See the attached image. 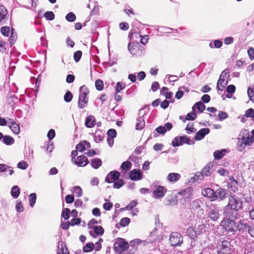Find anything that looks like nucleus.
Listing matches in <instances>:
<instances>
[{
  "label": "nucleus",
  "mask_w": 254,
  "mask_h": 254,
  "mask_svg": "<svg viewBox=\"0 0 254 254\" xmlns=\"http://www.w3.org/2000/svg\"><path fill=\"white\" fill-rule=\"evenodd\" d=\"M243 204V201L237 196L230 195L228 197V204L224 209V215L232 219H238L239 210L241 208Z\"/></svg>",
  "instance_id": "1"
},
{
  "label": "nucleus",
  "mask_w": 254,
  "mask_h": 254,
  "mask_svg": "<svg viewBox=\"0 0 254 254\" xmlns=\"http://www.w3.org/2000/svg\"><path fill=\"white\" fill-rule=\"evenodd\" d=\"M231 219L225 217L221 222V225L229 233L234 234L237 231L236 222Z\"/></svg>",
  "instance_id": "2"
},
{
  "label": "nucleus",
  "mask_w": 254,
  "mask_h": 254,
  "mask_svg": "<svg viewBox=\"0 0 254 254\" xmlns=\"http://www.w3.org/2000/svg\"><path fill=\"white\" fill-rule=\"evenodd\" d=\"M80 94L78 106L80 109L84 108L88 102L87 95L89 93V89L86 86L83 85L79 89Z\"/></svg>",
  "instance_id": "3"
},
{
  "label": "nucleus",
  "mask_w": 254,
  "mask_h": 254,
  "mask_svg": "<svg viewBox=\"0 0 254 254\" xmlns=\"http://www.w3.org/2000/svg\"><path fill=\"white\" fill-rule=\"evenodd\" d=\"M218 254H229L232 252V245L229 240H223L217 247Z\"/></svg>",
  "instance_id": "4"
},
{
  "label": "nucleus",
  "mask_w": 254,
  "mask_h": 254,
  "mask_svg": "<svg viewBox=\"0 0 254 254\" xmlns=\"http://www.w3.org/2000/svg\"><path fill=\"white\" fill-rule=\"evenodd\" d=\"M129 245L124 239L117 238L115 239L114 246V250L116 253L121 254L123 251L127 249Z\"/></svg>",
  "instance_id": "5"
},
{
  "label": "nucleus",
  "mask_w": 254,
  "mask_h": 254,
  "mask_svg": "<svg viewBox=\"0 0 254 254\" xmlns=\"http://www.w3.org/2000/svg\"><path fill=\"white\" fill-rule=\"evenodd\" d=\"M169 241L172 246H179L183 242V236L178 232H172L170 236Z\"/></svg>",
  "instance_id": "6"
},
{
  "label": "nucleus",
  "mask_w": 254,
  "mask_h": 254,
  "mask_svg": "<svg viewBox=\"0 0 254 254\" xmlns=\"http://www.w3.org/2000/svg\"><path fill=\"white\" fill-rule=\"evenodd\" d=\"M207 213L208 218L212 221H216L220 217L219 208L216 205H211L209 209L207 210Z\"/></svg>",
  "instance_id": "7"
},
{
  "label": "nucleus",
  "mask_w": 254,
  "mask_h": 254,
  "mask_svg": "<svg viewBox=\"0 0 254 254\" xmlns=\"http://www.w3.org/2000/svg\"><path fill=\"white\" fill-rule=\"evenodd\" d=\"M173 126L172 124L167 123L165 124L164 126H159L157 127L155 131L153 132V135L154 137L158 136L157 133L161 134H164L167 131H169L172 129Z\"/></svg>",
  "instance_id": "8"
},
{
  "label": "nucleus",
  "mask_w": 254,
  "mask_h": 254,
  "mask_svg": "<svg viewBox=\"0 0 254 254\" xmlns=\"http://www.w3.org/2000/svg\"><path fill=\"white\" fill-rule=\"evenodd\" d=\"M240 136H242L240 138L245 145H250L254 141V137L253 136H250L247 130L242 131Z\"/></svg>",
  "instance_id": "9"
},
{
  "label": "nucleus",
  "mask_w": 254,
  "mask_h": 254,
  "mask_svg": "<svg viewBox=\"0 0 254 254\" xmlns=\"http://www.w3.org/2000/svg\"><path fill=\"white\" fill-rule=\"evenodd\" d=\"M167 190L163 186H157L153 191L152 197L155 199H160L164 197Z\"/></svg>",
  "instance_id": "10"
},
{
  "label": "nucleus",
  "mask_w": 254,
  "mask_h": 254,
  "mask_svg": "<svg viewBox=\"0 0 254 254\" xmlns=\"http://www.w3.org/2000/svg\"><path fill=\"white\" fill-rule=\"evenodd\" d=\"M193 189L191 187H188L186 189L181 190L178 194L182 195L185 201L189 200L192 197Z\"/></svg>",
  "instance_id": "11"
},
{
  "label": "nucleus",
  "mask_w": 254,
  "mask_h": 254,
  "mask_svg": "<svg viewBox=\"0 0 254 254\" xmlns=\"http://www.w3.org/2000/svg\"><path fill=\"white\" fill-rule=\"evenodd\" d=\"M202 193L204 196L210 199L211 201H214L217 199V196L215 195L216 192L210 188L204 189Z\"/></svg>",
  "instance_id": "12"
},
{
  "label": "nucleus",
  "mask_w": 254,
  "mask_h": 254,
  "mask_svg": "<svg viewBox=\"0 0 254 254\" xmlns=\"http://www.w3.org/2000/svg\"><path fill=\"white\" fill-rule=\"evenodd\" d=\"M8 126L14 133L16 134L19 133V126L13 119L8 118Z\"/></svg>",
  "instance_id": "13"
},
{
  "label": "nucleus",
  "mask_w": 254,
  "mask_h": 254,
  "mask_svg": "<svg viewBox=\"0 0 254 254\" xmlns=\"http://www.w3.org/2000/svg\"><path fill=\"white\" fill-rule=\"evenodd\" d=\"M120 174V173L118 171H111L106 176L105 181L108 183H112L114 181L119 179Z\"/></svg>",
  "instance_id": "14"
},
{
  "label": "nucleus",
  "mask_w": 254,
  "mask_h": 254,
  "mask_svg": "<svg viewBox=\"0 0 254 254\" xmlns=\"http://www.w3.org/2000/svg\"><path fill=\"white\" fill-rule=\"evenodd\" d=\"M209 132L210 129L208 128H201L196 132L194 138L196 140H200L203 139L206 134H208Z\"/></svg>",
  "instance_id": "15"
},
{
  "label": "nucleus",
  "mask_w": 254,
  "mask_h": 254,
  "mask_svg": "<svg viewBox=\"0 0 254 254\" xmlns=\"http://www.w3.org/2000/svg\"><path fill=\"white\" fill-rule=\"evenodd\" d=\"M237 230L239 231H244L245 230H249L252 227L250 226L248 223L245 222L244 220H240L236 223Z\"/></svg>",
  "instance_id": "16"
},
{
  "label": "nucleus",
  "mask_w": 254,
  "mask_h": 254,
  "mask_svg": "<svg viewBox=\"0 0 254 254\" xmlns=\"http://www.w3.org/2000/svg\"><path fill=\"white\" fill-rule=\"evenodd\" d=\"M87 163V158L83 155L78 156L76 160L74 161V164L79 167H84Z\"/></svg>",
  "instance_id": "17"
},
{
  "label": "nucleus",
  "mask_w": 254,
  "mask_h": 254,
  "mask_svg": "<svg viewBox=\"0 0 254 254\" xmlns=\"http://www.w3.org/2000/svg\"><path fill=\"white\" fill-rule=\"evenodd\" d=\"M129 178L131 180H139L142 178V174L139 170L134 169L130 172Z\"/></svg>",
  "instance_id": "18"
},
{
  "label": "nucleus",
  "mask_w": 254,
  "mask_h": 254,
  "mask_svg": "<svg viewBox=\"0 0 254 254\" xmlns=\"http://www.w3.org/2000/svg\"><path fill=\"white\" fill-rule=\"evenodd\" d=\"M57 254H69V252L65 244L62 241H59L58 244Z\"/></svg>",
  "instance_id": "19"
},
{
  "label": "nucleus",
  "mask_w": 254,
  "mask_h": 254,
  "mask_svg": "<svg viewBox=\"0 0 254 254\" xmlns=\"http://www.w3.org/2000/svg\"><path fill=\"white\" fill-rule=\"evenodd\" d=\"M181 175L176 173H171L168 174L167 180L170 183H176L181 179Z\"/></svg>",
  "instance_id": "20"
},
{
  "label": "nucleus",
  "mask_w": 254,
  "mask_h": 254,
  "mask_svg": "<svg viewBox=\"0 0 254 254\" xmlns=\"http://www.w3.org/2000/svg\"><path fill=\"white\" fill-rule=\"evenodd\" d=\"M216 195L217 196V199L219 198L220 200H223L226 197L227 190H226L220 188L217 190L215 191Z\"/></svg>",
  "instance_id": "21"
},
{
  "label": "nucleus",
  "mask_w": 254,
  "mask_h": 254,
  "mask_svg": "<svg viewBox=\"0 0 254 254\" xmlns=\"http://www.w3.org/2000/svg\"><path fill=\"white\" fill-rule=\"evenodd\" d=\"M93 134L94 135V140L96 142L102 141L104 137V132L100 129L96 130Z\"/></svg>",
  "instance_id": "22"
},
{
  "label": "nucleus",
  "mask_w": 254,
  "mask_h": 254,
  "mask_svg": "<svg viewBox=\"0 0 254 254\" xmlns=\"http://www.w3.org/2000/svg\"><path fill=\"white\" fill-rule=\"evenodd\" d=\"M212 166L211 163H209L207 164L202 170L201 172H198V174H201V175L203 177H208L211 175V172L210 170V167Z\"/></svg>",
  "instance_id": "23"
},
{
  "label": "nucleus",
  "mask_w": 254,
  "mask_h": 254,
  "mask_svg": "<svg viewBox=\"0 0 254 254\" xmlns=\"http://www.w3.org/2000/svg\"><path fill=\"white\" fill-rule=\"evenodd\" d=\"M95 122V118L92 116H89L86 118L85 125L86 127L91 128L94 126Z\"/></svg>",
  "instance_id": "24"
},
{
  "label": "nucleus",
  "mask_w": 254,
  "mask_h": 254,
  "mask_svg": "<svg viewBox=\"0 0 254 254\" xmlns=\"http://www.w3.org/2000/svg\"><path fill=\"white\" fill-rule=\"evenodd\" d=\"M145 126V121L143 117H140L136 120V129L141 130Z\"/></svg>",
  "instance_id": "25"
},
{
  "label": "nucleus",
  "mask_w": 254,
  "mask_h": 254,
  "mask_svg": "<svg viewBox=\"0 0 254 254\" xmlns=\"http://www.w3.org/2000/svg\"><path fill=\"white\" fill-rule=\"evenodd\" d=\"M8 17L7 11L2 5H0V21L5 20Z\"/></svg>",
  "instance_id": "26"
},
{
  "label": "nucleus",
  "mask_w": 254,
  "mask_h": 254,
  "mask_svg": "<svg viewBox=\"0 0 254 254\" xmlns=\"http://www.w3.org/2000/svg\"><path fill=\"white\" fill-rule=\"evenodd\" d=\"M227 81L226 79L219 78L217 82V89L218 90L222 91L225 88V86L227 84Z\"/></svg>",
  "instance_id": "27"
},
{
  "label": "nucleus",
  "mask_w": 254,
  "mask_h": 254,
  "mask_svg": "<svg viewBox=\"0 0 254 254\" xmlns=\"http://www.w3.org/2000/svg\"><path fill=\"white\" fill-rule=\"evenodd\" d=\"M10 193L14 198H17L20 194L19 187L17 186H14L11 190Z\"/></svg>",
  "instance_id": "28"
},
{
  "label": "nucleus",
  "mask_w": 254,
  "mask_h": 254,
  "mask_svg": "<svg viewBox=\"0 0 254 254\" xmlns=\"http://www.w3.org/2000/svg\"><path fill=\"white\" fill-rule=\"evenodd\" d=\"M131 168V163L128 161L122 163L121 166V169L123 172H127Z\"/></svg>",
  "instance_id": "29"
},
{
  "label": "nucleus",
  "mask_w": 254,
  "mask_h": 254,
  "mask_svg": "<svg viewBox=\"0 0 254 254\" xmlns=\"http://www.w3.org/2000/svg\"><path fill=\"white\" fill-rule=\"evenodd\" d=\"M182 138L180 136L175 137L172 141V145L173 147H177L182 144Z\"/></svg>",
  "instance_id": "30"
},
{
  "label": "nucleus",
  "mask_w": 254,
  "mask_h": 254,
  "mask_svg": "<svg viewBox=\"0 0 254 254\" xmlns=\"http://www.w3.org/2000/svg\"><path fill=\"white\" fill-rule=\"evenodd\" d=\"M102 165V161L99 158H94L91 160V166L94 169H98Z\"/></svg>",
  "instance_id": "31"
},
{
  "label": "nucleus",
  "mask_w": 254,
  "mask_h": 254,
  "mask_svg": "<svg viewBox=\"0 0 254 254\" xmlns=\"http://www.w3.org/2000/svg\"><path fill=\"white\" fill-rule=\"evenodd\" d=\"M2 139L3 142L6 145H11L14 142L13 138L9 135H3Z\"/></svg>",
  "instance_id": "32"
},
{
  "label": "nucleus",
  "mask_w": 254,
  "mask_h": 254,
  "mask_svg": "<svg viewBox=\"0 0 254 254\" xmlns=\"http://www.w3.org/2000/svg\"><path fill=\"white\" fill-rule=\"evenodd\" d=\"M195 107H196L197 110L200 112H202L205 109V106L201 102H198L194 105L192 107L193 111H194Z\"/></svg>",
  "instance_id": "33"
},
{
  "label": "nucleus",
  "mask_w": 254,
  "mask_h": 254,
  "mask_svg": "<svg viewBox=\"0 0 254 254\" xmlns=\"http://www.w3.org/2000/svg\"><path fill=\"white\" fill-rule=\"evenodd\" d=\"M226 151L225 149H223L221 151H215L213 153L214 157L215 159H220L224 156V153Z\"/></svg>",
  "instance_id": "34"
},
{
  "label": "nucleus",
  "mask_w": 254,
  "mask_h": 254,
  "mask_svg": "<svg viewBox=\"0 0 254 254\" xmlns=\"http://www.w3.org/2000/svg\"><path fill=\"white\" fill-rule=\"evenodd\" d=\"M222 45V42L219 40H215L213 42L209 43V47L211 48H219Z\"/></svg>",
  "instance_id": "35"
},
{
  "label": "nucleus",
  "mask_w": 254,
  "mask_h": 254,
  "mask_svg": "<svg viewBox=\"0 0 254 254\" xmlns=\"http://www.w3.org/2000/svg\"><path fill=\"white\" fill-rule=\"evenodd\" d=\"M168 89L167 87H163L160 93L162 95H164L167 99H171L172 98V93L168 91Z\"/></svg>",
  "instance_id": "36"
},
{
  "label": "nucleus",
  "mask_w": 254,
  "mask_h": 254,
  "mask_svg": "<svg viewBox=\"0 0 254 254\" xmlns=\"http://www.w3.org/2000/svg\"><path fill=\"white\" fill-rule=\"evenodd\" d=\"M72 190L77 197H80L82 194V189L79 186H75L73 187Z\"/></svg>",
  "instance_id": "37"
},
{
  "label": "nucleus",
  "mask_w": 254,
  "mask_h": 254,
  "mask_svg": "<svg viewBox=\"0 0 254 254\" xmlns=\"http://www.w3.org/2000/svg\"><path fill=\"white\" fill-rule=\"evenodd\" d=\"M93 231L97 235L101 236L103 234L104 232V229L100 226H95L93 227Z\"/></svg>",
  "instance_id": "38"
},
{
  "label": "nucleus",
  "mask_w": 254,
  "mask_h": 254,
  "mask_svg": "<svg viewBox=\"0 0 254 254\" xmlns=\"http://www.w3.org/2000/svg\"><path fill=\"white\" fill-rule=\"evenodd\" d=\"M94 245L92 243H87L83 248V251L85 253L91 252L94 249Z\"/></svg>",
  "instance_id": "39"
},
{
  "label": "nucleus",
  "mask_w": 254,
  "mask_h": 254,
  "mask_svg": "<svg viewBox=\"0 0 254 254\" xmlns=\"http://www.w3.org/2000/svg\"><path fill=\"white\" fill-rule=\"evenodd\" d=\"M202 202L201 200L199 199H196L192 201V208L195 210L198 209L200 208L201 205L202 204Z\"/></svg>",
  "instance_id": "40"
},
{
  "label": "nucleus",
  "mask_w": 254,
  "mask_h": 254,
  "mask_svg": "<svg viewBox=\"0 0 254 254\" xmlns=\"http://www.w3.org/2000/svg\"><path fill=\"white\" fill-rule=\"evenodd\" d=\"M36 194L35 193H32L29 195V204L30 206L33 207L36 200Z\"/></svg>",
  "instance_id": "41"
},
{
  "label": "nucleus",
  "mask_w": 254,
  "mask_h": 254,
  "mask_svg": "<svg viewBox=\"0 0 254 254\" xmlns=\"http://www.w3.org/2000/svg\"><path fill=\"white\" fill-rule=\"evenodd\" d=\"M186 129L188 133L194 132L196 131V129L193 127V124L192 123H189L187 125Z\"/></svg>",
  "instance_id": "42"
},
{
  "label": "nucleus",
  "mask_w": 254,
  "mask_h": 254,
  "mask_svg": "<svg viewBox=\"0 0 254 254\" xmlns=\"http://www.w3.org/2000/svg\"><path fill=\"white\" fill-rule=\"evenodd\" d=\"M141 243H143V245H145L146 242H145V241H141L140 239H134V240L130 241V245L131 247H132L133 248H134L136 247V245H138V244H139Z\"/></svg>",
  "instance_id": "43"
},
{
  "label": "nucleus",
  "mask_w": 254,
  "mask_h": 254,
  "mask_svg": "<svg viewBox=\"0 0 254 254\" xmlns=\"http://www.w3.org/2000/svg\"><path fill=\"white\" fill-rule=\"evenodd\" d=\"M66 20L69 22H73L75 20L76 16L73 12H69L65 16Z\"/></svg>",
  "instance_id": "44"
},
{
  "label": "nucleus",
  "mask_w": 254,
  "mask_h": 254,
  "mask_svg": "<svg viewBox=\"0 0 254 254\" xmlns=\"http://www.w3.org/2000/svg\"><path fill=\"white\" fill-rule=\"evenodd\" d=\"M16 210L17 212H21L24 210V207L22 205V202L20 200H17L16 201V206H15Z\"/></svg>",
  "instance_id": "45"
},
{
  "label": "nucleus",
  "mask_w": 254,
  "mask_h": 254,
  "mask_svg": "<svg viewBox=\"0 0 254 254\" xmlns=\"http://www.w3.org/2000/svg\"><path fill=\"white\" fill-rule=\"evenodd\" d=\"M186 233L191 239H194L196 235V233L192 227L189 228L187 230Z\"/></svg>",
  "instance_id": "46"
},
{
  "label": "nucleus",
  "mask_w": 254,
  "mask_h": 254,
  "mask_svg": "<svg viewBox=\"0 0 254 254\" xmlns=\"http://www.w3.org/2000/svg\"><path fill=\"white\" fill-rule=\"evenodd\" d=\"M229 70L228 68H226L222 72L219 78H222L226 80L229 78Z\"/></svg>",
  "instance_id": "47"
},
{
  "label": "nucleus",
  "mask_w": 254,
  "mask_h": 254,
  "mask_svg": "<svg viewBox=\"0 0 254 254\" xmlns=\"http://www.w3.org/2000/svg\"><path fill=\"white\" fill-rule=\"evenodd\" d=\"M44 15L46 19L49 20H52L55 18V15L52 11H47Z\"/></svg>",
  "instance_id": "48"
},
{
  "label": "nucleus",
  "mask_w": 254,
  "mask_h": 254,
  "mask_svg": "<svg viewBox=\"0 0 254 254\" xmlns=\"http://www.w3.org/2000/svg\"><path fill=\"white\" fill-rule=\"evenodd\" d=\"M247 93H248V95L250 100L252 102H254V89H251V87H249L248 88Z\"/></svg>",
  "instance_id": "49"
},
{
  "label": "nucleus",
  "mask_w": 254,
  "mask_h": 254,
  "mask_svg": "<svg viewBox=\"0 0 254 254\" xmlns=\"http://www.w3.org/2000/svg\"><path fill=\"white\" fill-rule=\"evenodd\" d=\"M124 184V181L122 179H118L117 181L115 182L113 184V187L115 189H119L122 187Z\"/></svg>",
  "instance_id": "50"
},
{
  "label": "nucleus",
  "mask_w": 254,
  "mask_h": 254,
  "mask_svg": "<svg viewBox=\"0 0 254 254\" xmlns=\"http://www.w3.org/2000/svg\"><path fill=\"white\" fill-rule=\"evenodd\" d=\"M247 145H245L244 143L242 141L240 137L238 138V141L237 143V148L238 149L242 151Z\"/></svg>",
  "instance_id": "51"
},
{
  "label": "nucleus",
  "mask_w": 254,
  "mask_h": 254,
  "mask_svg": "<svg viewBox=\"0 0 254 254\" xmlns=\"http://www.w3.org/2000/svg\"><path fill=\"white\" fill-rule=\"evenodd\" d=\"M28 163L24 161H20L17 164V167L18 168L22 169V170L26 169L28 168Z\"/></svg>",
  "instance_id": "52"
},
{
  "label": "nucleus",
  "mask_w": 254,
  "mask_h": 254,
  "mask_svg": "<svg viewBox=\"0 0 254 254\" xmlns=\"http://www.w3.org/2000/svg\"><path fill=\"white\" fill-rule=\"evenodd\" d=\"M95 86L98 90H102L104 87L103 82L100 79L97 80L95 82Z\"/></svg>",
  "instance_id": "53"
},
{
  "label": "nucleus",
  "mask_w": 254,
  "mask_h": 254,
  "mask_svg": "<svg viewBox=\"0 0 254 254\" xmlns=\"http://www.w3.org/2000/svg\"><path fill=\"white\" fill-rule=\"evenodd\" d=\"M218 117L219 118V120L220 121H223L224 120L227 119L228 117V115L227 113L222 112V111H219Z\"/></svg>",
  "instance_id": "54"
},
{
  "label": "nucleus",
  "mask_w": 254,
  "mask_h": 254,
  "mask_svg": "<svg viewBox=\"0 0 254 254\" xmlns=\"http://www.w3.org/2000/svg\"><path fill=\"white\" fill-rule=\"evenodd\" d=\"M130 222V219L127 217H124L122 218L120 222V224L122 227H125L127 226Z\"/></svg>",
  "instance_id": "55"
},
{
  "label": "nucleus",
  "mask_w": 254,
  "mask_h": 254,
  "mask_svg": "<svg viewBox=\"0 0 254 254\" xmlns=\"http://www.w3.org/2000/svg\"><path fill=\"white\" fill-rule=\"evenodd\" d=\"M10 31V28L9 27L3 26L1 28L0 32L2 34L5 36H8Z\"/></svg>",
  "instance_id": "56"
},
{
  "label": "nucleus",
  "mask_w": 254,
  "mask_h": 254,
  "mask_svg": "<svg viewBox=\"0 0 254 254\" xmlns=\"http://www.w3.org/2000/svg\"><path fill=\"white\" fill-rule=\"evenodd\" d=\"M196 115L194 112H190L188 113L186 116V120L189 121H193L195 119Z\"/></svg>",
  "instance_id": "57"
},
{
  "label": "nucleus",
  "mask_w": 254,
  "mask_h": 254,
  "mask_svg": "<svg viewBox=\"0 0 254 254\" xmlns=\"http://www.w3.org/2000/svg\"><path fill=\"white\" fill-rule=\"evenodd\" d=\"M72 95L70 91H67L64 95V100L66 102H69L72 99Z\"/></svg>",
  "instance_id": "58"
},
{
  "label": "nucleus",
  "mask_w": 254,
  "mask_h": 254,
  "mask_svg": "<svg viewBox=\"0 0 254 254\" xmlns=\"http://www.w3.org/2000/svg\"><path fill=\"white\" fill-rule=\"evenodd\" d=\"M16 38H17L16 33H14L13 32V30L12 29L10 38H9L10 44L11 46H12L14 44V41L16 40Z\"/></svg>",
  "instance_id": "59"
},
{
  "label": "nucleus",
  "mask_w": 254,
  "mask_h": 254,
  "mask_svg": "<svg viewBox=\"0 0 254 254\" xmlns=\"http://www.w3.org/2000/svg\"><path fill=\"white\" fill-rule=\"evenodd\" d=\"M69 209L66 208H64L62 212V216L64 219L67 220L69 218Z\"/></svg>",
  "instance_id": "60"
},
{
  "label": "nucleus",
  "mask_w": 254,
  "mask_h": 254,
  "mask_svg": "<svg viewBox=\"0 0 254 254\" xmlns=\"http://www.w3.org/2000/svg\"><path fill=\"white\" fill-rule=\"evenodd\" d=\"M245 116L247 118H252L253 119L254 117V110L252 108L247 110Z\"/></svg>",
  "instance_id": "61"
},
{
  "label": "nucleus",
  "mask_w": 254,
  "mask_h": 254,
  "mask_svg": "<svg viewBox=\"0 0 254 254\" xmlns=\"http://www.w3.org/2000/svg\"><path fill=\"white\" fill-rule=\"evenodd\" d=\"M137 203L136 200H133L129 202V203L127 205V206L125 207V209L126 210H127V209L130 210V209L133 208L137 205Z\"/></svg>",
  "instance_id": "62"
},
{
  "label": "nucleus",
  "mask_w": 254,
  "mask_h": 254,
  "mask_svg": "<svg viewBox=\"0 0 254 254\" xmlns=\"http://www.w3.org/2000/svg\"><path fill=\"white\" fill-rule=\"evenodd\" d=\"M107 134L109 137L114 138L117 135V132L114 129H110L107 131Z\"/></svg>",
  "instance_id": "63"
},
{
  "label": "nucleus",
  "mask_w": 254,
  "mask_h": 254,
  "mask_svg": "<svg viewBox=\"0 0 254 254\" xmlns=\"http://www.w3.org/2000/svg\"><path fill=\"white\" fill-rule=\"evenodd\" d=\"M82 56V52L80 51H77L74 53V59L76 62H78L81 59Z\"/></svg>",
  "instance_id": "64"
}]
</instances>
